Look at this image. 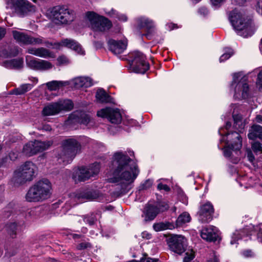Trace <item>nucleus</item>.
<instances>
[{"mask_svg": "<svg viewBox=\"0 0 262 262\" xmlns=\"http://www.w3.org/2000/svg\"><path fill=\"white\" fill-rule=\"evenodd\" d=\"M113 165L114 169L112 177L108 178L107 181L112 183H119L112 193L113 196L118 198L128 192L130 189V184L137 177L139 170L128 156L122 151L114 154Z\"/></svg>", "mask_w": 262, "mask_h": 262, "instance_id": "1", "label": "nucleus"}, {"mask_svg": "<svg viewBox=\"0 0 262 262\" xmlns=\"http://www.w3.org/2000/svg\"><path fill=\"white\" fill-rule=\"evenodd\" d=\"M51 184L46 179H43L36 182L30 187L26 199L29 202H37L45 200L50 196Z\"/></svg>", "mask_w": 262, "mask_h": 262, "instance_id": "2", "label": "nucleus"}, {"mask_svg": "<svg viewBox=\"0 0 262 262\" xmlns=\"http://www.w3.org/2000/svg\"><path fill=\"white\" fill-rule=\"evenodd\" d=\"M229 19L238 35L247 37L253 34L254 29L252 20L244 17L237 10L229 13Z\"/></svg>", "mask_w": 262, "mask_h": 262, "instance_id": "3", "label": "nucleus"}, {"mask_svg": "<svg viewBox=\"0 0 262 262\" xmlns=\"http://www.w3.org/2000/svg\"><path fill=\"white\" fill-rule=\"evenodd\" d=\"M62 147L60 158L66 163L72 161L81 150V143L76 139L72 138L64 140L62 143Z\"/></svg>", "mask_w": 262, "mask_h": 262, "instance_id": "4", "label": "nucleus"}, {"mask_svg": "<svg viewBox=\"0 0 262 262\" xmlns=\"http://www.w3.org/2000/svg\"><path fill=\"white\" fill-rule=\"evenodd\" d=\"M35 166L30 161H27L14 172L12 181L15 186L22 185L27 181L32 180L35 171Z\"/></svg>", "mask_w": 262, "mask_h": 262, "instance_id": "5", "label": "nucleus"}, {"mask_svg": "<svg viewBox=\"0 0 262 262\" xmlns=\"http://www.w3.org/2000/svg\"><path fill=\"white\" fill-rule=\"evenodd\" d=\"M169 207L166 202H159L155 204L148 202L144 206L142 216L144 217L145 222L152 221L159 213L167 210Z\"/></svg>", "mask_w": 262, "mask_h": 262, "instance_id": "6", "label": "nucleus"}, {"mask_svg": "<svg viewBox=\"0 0 262 262\" xmlns=\"http://www.w3.org/2000/svg\"><path fill=\"white\" fill-rule=\"evenodd\" d=\"M51 13L53 18L62 24H68L72 22L75 18L74 11L70 10L64 6L54 7Z\"/></svg>", "mask_w": 262, "mask_h": 262, "instance_id": "7", "label": "nucleus"}, {"mask_svg": "<svg viewBox=\"0 0 262 262\" xmlns=\"http://www.w3.org/2000/svg\"><path fill=\"white\" fill-rule=\"evenodd\" d=\"M86 17L95 31L104 32L112 26V22L106 17L98 15L93 12H88Z\"/></svg>", "mask_w": 262, "mask_h": 262, "instance_id": "8", "label": "nucleus"}, {"mask_svg": "<svg viewBox=\"0 0 262 262\" xmlns=\"http://www.w3.org/2000/svg\"><path fill=\"white\" fill-rule=\"evenodd\" d=\"M241 73H236L233 74V80L231 86H233L236 83L234 87L235 94L242 93V96L246 99L249 96V85L247 83V78L245 76L242 77Z\"/></svg>", "mask_w": 262, "mask_h": 262, "instance_id": "9", "label": "nucleus"}, {"mask_svg": "<svg viewBox=\"0 0 262 262\" xmlns=\"http://www.w3.org/2000/svg\"><path fill=\"white\" fill-rule=\"evenodd\" d=\"M167 243L170 250L179 254L185 251L186 239L181 235H172L167 239Z\"/></svg>", "mask_w": 262, "mask_h": 262, "instance_id": "10", "label": "nucleus"}, {"mask_svg": "<svg viewBox=\"0 0 262 262\" xmlns=\"http://www.w3.org/2000/svg\"><path fill=\"white\" fill-rule=\"evenodd\" d=\"M228 142H230L228 145L229 149H226L224 150V156L226 157H230L233 150H239L242 147V140L241 136L238 133L232 132L227 134Z\"/></svg>", "mask_w": 262, "mask_h": 262, "instance_id": "11", "label": "nucleus"}, {"mask_svg": "<svg viewBox=\"0 0 262 262\" xmlns=\"http://www.w3.org/2000/svg\"><path fill=\"white\" fill-rule=\"evenodd\" d=\"M11 2L15 12L19 16H24L29 13L35 11V6L27 0H14Z\"/></svg>", "mask_w": 262, "mask_h": 262, "instance_id": "12", "label": "nucleus"}, {"mask_svg": "<svg viewBox=\"0 0 262 262\" xmlns=\"http://www.w3.org/2000/svg\"><path fill=\"white\" fill-rule=\"evenodd\" d=\"M26 61L27 66L29 68L36 71H46L53 67L50 62L38 59L32 56H27Z\"/></svg>", "mask_w": 262, "mask_h": 262, "instance_id": "13", "label": "nucleus"}, {"mask_svg": "<svg viewBox=\"0 0 262 262\" xmlns=\"http://www.w3.org/2000/svg\"><path fill=\"white\" fill-rule=\"evenodd\" d=\"M98 117L106 118L109 121L114 124H118L121 122L122 119L121 115L117 108L106 107L97 112Z\"/></svg>", "mask_w": 262, "mask_h": 262, "instance_id": "14", "label": "nucleus"}, {"mask_svg": "<svg viewBox=\"0 0 262 262\" xmlns=\"http://www.w3.org/2000/svg\"><path fill=\"white\" fill-rule=\"evenodd\" d=\"M248 137L250 140H255L259 138L262 141V126L259 125H253L249 130ZM252 148L254 152H262V143L258 141L252 144Z\"/></svg>", "mask_w": 262, "mask_h": 262, "instance_id": "15", "label": "nucleus"}, {"mask_svg": "<svg viewBox=\"0 0 262 262\" xmlns=\"http://www.w3.org/2000/svg\"><path fill=\"white\" fill-rule=\"evenodd\" d=\"M99 170L100 164L97 162L93 163L89 168L82 167L79 169L78 180L79 181L84 182L97 174Z\"/></svg>", "mask_w": 262, "mask_h": 262, "instance_id": "16", "label": "nucleus"}, {"mask_svg": "<svg viewBox=\"0 0 262 262\" xmlns=\"http://www.w3.org/2000/svg\"><path fill=\"white\" fill-rule=\"evenodd\" d=\"M214 213L213 206L210 202L201 205L198 212V220L202 223H208L212 219Z\"/></svg>", "mask_w": 262, "mask_h": 262, "instance_id": "17", "label": "nucleus"}, {"mask_svg": "<svg viewBox=\"0 0 262 262\" xmlns=\"http://www.w3.org/2000/svg\"><path fill=\"white\" fill-rule=\"evenodd\" d=\"M109 50L115 55L121 54L126 49L127 42L122 40H116L113 39L108 40Z\"/></svg>", "mask_w": 262, "mask_h": 262, "instance_id": "18", "label": "nucleus"}, {"mask_svg": "<svg viewBox=\"0 0 262 262\" xmlns=\"http://www.w3.org/2000/svg\"><path fill=\"white\" fill-rule=\"evenodd\" d=\"M201 236L203 239L209 242H215L219 238L217 229L212 227L203 228L201 231Z\"/></svg>", "mask_w": 262, "mask_h": 262, "instance_id": "19", "label": "nucleus"}, {"mask_svg": "<svg viewBox=\"0 0 262 262\" xmlns=\"http://www.w3.org/2000/svg\"><path fill=\"white\" fill-rule=\"evenodd\" d=\"M28 53L45 58L55 57L53 52L43 47L38 48H30L28 49Z\"/></svg>", "mask_w": 262, "mask_h": 262, "instance_id": "20", "label": "nucleus"}, {"mask_svg": "<svg viewBox=\"0 0 262 262\" xmlns=\"http://www.w3.org/2000/svg\"><path fill=\"white\" fill-rule=\"evenodd\" d=\"M1 65L7 69L19 70L23 68L24 60L22 58H18L5 60Z\"/></svg>", "mask_w": 262, "mask_h": 262, "instance_id": "21", "label": "nucleus"}, {"mask_svg": "<svg viewBox=\"0 0 262 262\" xmlns=\"http://www.w3.org/2000/svg\"><path fill=\"white\" fill-rule=\"evenodd\" d=\"M58 46H63L70 48L79 54H83L84 51L81 45L77 41L73 39H64L61 42L58 43Z\"/></svg>", "mask_w": 262, "mask_h": 262, "instance_id": "22", "label": "nucleus"}, {"mask_svg": "<svg viewBox=\"0 0 262 262\" xmlns=\"http://www.w3.org/2000/svg\"><path fill=\"white\" fill-rule=\"evenodd\" d=\"M60 112L58 102L51 103L45 106L42 111V114L45 116L56 115Z\"/></svg>", "mask_w": 262, "mask_h": 262, "instance_id": "23", "label": "nucleus"}, {"mask_svg": "<svg viewBox=\"0 0 262 262\" xmlns=\"http://www.w3.org/2000/svg\"><path fill=\"white\" fill-rule=\"evenodd\" d=\"M69 121L71 122L77 121L80 124L87 126L91 122V118L89 115L84 113L80 114V116L72 114L69 117Z\"/></svg>", "mask_w": 262, "mask_h": 262, "instance_id": "24", "label": "nucleus"}, {"mask_svg": "<svg viewBox=\"0 0 262 262\" xmlns=\"http://www.w3.org/2000/svg\"><path fill=\"white\" fill-rule=\"evenodd\" d=\"M74 86L76 89L89 88L93 85L92 79L90 77H80L73 80Z\"/></svg>", "mask_w": 262, "mask_h": 262, "instance_id": "25", "label": "nucleus"}, {"mask_svg": "<svg viewBox=\"0 0 262 262\" xmlns=\"http://www.w3.org/2000/svg\"><path fill=\"white\" fill-rule=\"evenodd\" d=\"M77 197L79 200H86L88 201H93L99 197V194L96 191L86 190L78 193Z\"/></svg>", "mask_w": 262, "mask_h": 262, "instance_id": "26", "label": "nucleus"}, {"mask_svg": "<svg viewBox=\"0 0 262 262\" xmlns=\"http://www.w3.org/2000/svg\"><path fill=\"white\" fill-rule=\"evenodd\" d=\"M96 98L97 100L101 103H113V98L102 89L98 90Z\"/></svg>", "mask_w": 262, "mask_h": 262, "instance_id": "27", "label": "nucleus"}, {"mask_svg": "<svg viewBox=\"0 0 262 262\" xmlns=\"http://www.w3.org/2000/svg\"><path fill=\"white\" fill-rule=\"evenodd\" d=\"M12 35L14 39L19 43L28 45L30 35L16 30L12 31Z\"/></svg>", "mask_w": 262, "mask_h": 262, "instance_id": "28", "label": "nucleus"}, {"mask_svg": "<svg viewBox=\"0 0 262 262\" xmlns=\"http://www.w3.org/2000/svg\"><path fill=\"white\" fill-rule=\"evenodd\" d=\"M131 62L130 65L134 63H138L139 62H144L146 60L145 56L141 52L135 51L130 53L128 55Z\"/></svg>", "mask_w": 262, "mask_h": 262, "instance_id": "29", "label": "nucleus"}, {"mask_svg": "<svg viewBox=\"0 0 262 262\" xmlns=\"http://www.w3.org/2000/svg\"><path fill=\"white\" fill-rule=\"evenodd\" d=\"M134 72L138 73H145L149 68V63L144 60V62H139L138 63H134L131 66Z\"/></svg>", "mask_w": 262, "mask_h": 262, "instance_id": "30", "label": "nucleus"}, {"mask_svg": "<svg viewBox=\"0 0 262 262\" xmlns=\"http://www.w3.org/2000/svg\"><path fill=\"white\" fill-rule=\"evenodd\" d=\"M137 22L138 28L139 29L146 28L147 30H149L154 27V23L152 21L146 18H139L137 19Z\"/></svg>", "mask_w": 262, "mask_h": 262, "instance_id": "31", "label": "nucleus"}, {"mask_svg": "<svg viewBox=\"0 0 262 262\" xmlns=\"http://www.w3.org/2000/svg\"><path fill=\"white\" fill-rule=\"evenodd\" d=\"M35 155L39 152H41L47 148L51 145L49 142H42L40 141L35 140L33 142Z\"/></svg>", "mask_w": 262, "mask_h": 262, "instance_id": "32", "label": "nucleus"}, {"mask_svg": "<svg viewBox=\"0 0 262 262\" xmlns=\"http://www.w3.org/2000/svg\"><path fill=\"white\" fill-rule=\"evenodd\" d=\"M154 230L156 231H159L166 229H173L175 228V226L172 223L170 222H161L154 224L153 225Z\"/></svg>", "mask_w": 262, "mask_h": 262, "instance_id": "33", "label": "nucleus"}, {"mask_svg": "<svg viewBox=\"0 0 262 262\" xmlns=\"http://www.w3.org/2000/svg\"><path fill=\"white\" fill-rule=\"evenodd\" d=\"M191 217L188 212H184L180 214L178 217L176 225L177 227L182 226L183 224L188 223L190 221Z\"/></svg>", "mask_w": 262, "mask_h": 262, "instance_id": "34", "label": "nucleus"}, {"mask_svg": "<svg viewBox=\"0 0 262 262\" xmlns=\"http://www.w3.org/2000/svg\"><path fill=\"white\" fill-rule=\"evenodd\" d=\"M67 84V82L53 80L47 82L46 83V85L48 89L50 91H56L59 89V88L66 85Z\"/></svg>", "mask_w": 262, "mask_h": 262, "instance_id": "35", "label": "nucleus"}, {"mask_svg": "<svg viewBox=\"0 0 262 262\" xmlns=\"http://www.w3.org/2000/svg\"><path fill=\"white\" fill-rule=\"evenodd\" d=\"M33 85L31 84H24L19 88L14 90V94L17 95H23L28 92L32 88Z\"/></svg>", "mask_w": 262, "mask_h": 262, "instance_id": "36", "label": "nucleus"}, {"mask_svg": "<svg viewBox=\"0 0 262 262\" xmlns=\"http://www.w3.org/2000/svg\"><path fill=\"white\" fill-rule=\"evenodd\" d=\"M8 234L12 237L15 238L17 234V225L15 223H10L6 226Z\"/></svg>", "mask_w": 262, "mask_h": 262, "instance_id": "37", "label": "nucleus"}, {"mask_svg": "<svg viewBox=\"0 0 262 262\" xmlns=\"http://www.w3.org/2000/svg\"><path fill=\"white\" fill-rule=\"evenodd\" d=\"M23 152L27 156L35 155L33 142H29L25 144L23 149Z\"/></svg>", "mask_w": 262, "mask_h": 262, "instance_id": "38", "label": "nucleus"}, {"mask_svg": "<svg viewBox=\"0 0 262 262\" xmlns=\"http://www.w3.org/2000/svg\"><path fill=\"white\" fill-rule=\"evenodd\" d=\"M60 112L62 111H70L73 108V103L71 100H67L58 102Z\"/></svg>", "mask_w": 262, "mask_h": 262, "instance_id": "39", "label": "nucleus"}, {"mask_svg": "<svg viewBox=\"0 0 262 262\" xmlns=\"http://www.w3.org/2000/svg\"><path fill=\"white\" fill-rule=\"evenodd\" d=\"M41 44H43V37H34L31 35L29 36L28 45H37Z\"/></svg>", "mask_w": 262, "mask_h": 262, "instance_id": "40", "label": "nucleus"}, {"mask_svg": "<svg viewBox=\"0 0 262 262\" xmlns=\"http://www.w3.org/2000/svg\"><path fill=\"white\" fill-rule=\"evenodd\" d=\"M9 53V56L14 57L18 55L19 53V48L15 46H11L8 48Z\"/></svg>", "mask_w": 262, "mask_h": 262, "instance_id": "41", "label": "nucleus"}, {"mask_svg": "<svg viewBox=\"0 0 262 262\" xmlns=\"http://www.w3.org/2000/svg\"><path fill=\"white\" fill-rule=\"evenodd\" d=\"M57 61L58 62L57 64L59 66L67 64L69 63L68 58L64 55L59 56L57 59Z\"/></svg>", "mask_w": 262, "mask_h": 262, "instance_id": "42", "label": "nucleus"}, {"mask_svg": "<svg viewBox=\"0 0 262 262\" xmlns=\"http://www.w3.org/2000/svg\"><path fill=\"white\" fill-rule=\"evenodd\" d=\"M97 219L94 214H92L90 216H86L84 217V221L89 223L90 225H94Z\"/></svg>", "mask_w": 262, "mask_h": 262, "instance_id": "43", "label": "nucleus"}, {"mask_svg": "<svg viewBox=\"0 0 262 262\" xmlns=\"http://www.w3.org/2000/svg\"><path fill=\"white\" fill-rule=\"evenodd\" d=\"M242 238V235L240 233V232L238 231H236L235 232L233 233L232 236V239L230 241V244L233 245L235 244L236 241Z\"/></svg>", "mask_w": 262, "mask_h": 262, "instance_id": "44", "label": "nucleus"}, {"mask_svg": "<svg viewBox=\"0 0 262 262\" xmlns=\"http://www.w3.org/2000/svg\"><path fill=\"white\" fill-rule=\"evenodd\" d=\"M152 183L149 180H146L143 184H141L139 187V190H143L149 188L152 186Z\"/></svg>", "mask_w": 262, "mask_h": 262, "instance_id": "45", "label": "nucleus"}, {"mask_svg": "<svg viewBox=\"0 0 262 262\" xmlns=\"http://www.w3.org/2000/svg\"><path fill=\"white\" fill-rule=\"evenodd\" d=\"M233 51L231 50H229V51L225 53L221 56L220 58V61L221 62L229 59L233 55Z\"/></svg>", "mask_w": 262, "mask_h": 262, "instance_id": "46", "label": "nucleus"}, {"mask_svg": "<svg viewBox=\"0 0 262 262\" xmlns=\"http://www.w3.org/2000/svg\"><path fill=\"white\" fill-rule=\"evenodd\" d=\"M19 152L15 149L12 150L8 155L9 158L11 161H15L18 157Z\"/></svg>", "mask_w": 262, "mask_h": 262, "instance_id": "47", "label": "nucleus"}, {"mask_svg": "<svg viewBox=\"0 0 262 262\" xmlns=\"http://www.w3.org/2000/svg\"><path fill=\"white\" fill-rule=\"evenodd\" d=\"M91 247V244L88 242L81 243L77 246V249L80 250H84Z\"/></svg>", "mask_w": 262, "mask_h": 262, "instance_id": "48", "label": "nucleus"}, {"mask_svg": "<svg viewBox=\"0 0 262 262\" xmlns=\"http://www.w3.org/2000/svg\"><path fill=\"white\" fill-rule=\"evenodd\" d=\"M245 124L242 121L234 123L233 127L238 130L239 132H242V130L244 129Z\"/></svg>", "mask_w": 262, "mask_h": 262, "instance_id": "49", "label": "nucleus"}, {"mask_svg": "<svg viewBox=\"0 0 262 262\" xmlns=\"http://www.w3.org/2000/svg\"><path fill=\"white\" fill-rule=\"evenodd\" d=\"M159 259L157 258H151L147 257H143L141 259L140 262H158Z\"/></svg>", "mask_w": 262, "mask_h": 262, "instance_id": "50", "label": "nucleus"}, {"mask_svg": "<svg viewBox=\"0 0 262 262\" xmlns=\"http://www.w3.org/2000/svg\"><path fill=\"white\" fill-rule=\"evenodd\" d=\"M157 188L159 190H164L165 191H169L170 189L169 187L166 184H163L162 183H159L158 185Z\"/></svg>", "mask_w": 262, "mask_h": 262, "instance_id": "51", "label": "nucleus"}, {"mask_svg": "<svg viewBox=\"0 0 262 262\" xmlns=\"http://www.w3.org/2000/svg\"><path fill=\"white\" fill-rule=\"evenodd\" d=\"M8 157L6 156L0 159V168L6 167L7 165Z\"/></svg>", "mask_w": 262, "mask_h": 262, "instance_id": "52", "label": "nucleus"}, {"mask_svg": "<svg viewBox=\"0 0 262 262\" xmlns=\"http://www.w3.org/2000/svg\"><path fill=\"white\" fill-rule=\"evenodd\" d=\"M242 254L246 257H252L254 256V253L251 250H244L243 251Z\"/></svg>", "mask_w": 262, "mask_h": 262, "instance_id": "53", "label": "nucleus"}, {"mask_svg": "<svg viewBox=\"0 0 262 262\" xmlns=\"http://www.w3.org/2000/svg\"><path fill=\"white\" fill-rule=\"evenodd\" d=\"M232 117H233V119L234 120V123L241 121H242V119H243L242 115H239V114H237V115L234 114V112L233 113V114H232Z\"/></svg>", "mask_w": 262, "mask_h": 262, "instance_id": "54", "label": "nucleus"}, {"mask_svg": "<svg viewBox=\"0 0 262 262\" xmlns=\"http://www.w3.org/2000/svg\"><path fill=\"white\" fill-rule=\"evenodd\" d=\"M257 83L259 88H262V71L258 75Z\"/></svg>", "mask_w": 262, "mask_h": 262, "instance_id": "55", "label": "nucleus"}, {"mask_svg": "<svg viewBox=\"0 0 262 262\" xmlns=\"http://www.w3.org/2000/svg\"><path fill=\"white\" fill-rule=\"evenodd\" d=\"M247 158L250 162H253L255 160V157L252 151L249 150L247 152Z\"/></svg>", "mask_w": 262, "mask_h": 262, "instance_id": "56", "label": "nucleus"}, {"mask_svg": "<svg viewBox=\"0 0 262 262\" xmlns=\"http://www.w3.org/2000/svg\"><path fill=\"white\" fill-rule=\"evenodd\" d=\"M1 55L5 58H11L9 56V50L8 49H4L1 52Z\"/></svg>", "mask_w": 262, "mask_h": 262, "instance_id": "57", "label": "nucleus"}, {"mask_svg": "<svg viewBox=\"0 0 262 262\" xmlns=\"http://www.w3.org/2000/svg\"><path fill=\"white\" fill-rule=\"evenodd\" d=\"M199 12L203 15H206L208 14V11L207 8L205 7H201L199 10Z\"/></svg>", "mask_w": 262, "mask_h": 262, "instance_id": "58", "label": "nucleus"}, {"mask_svg": "<svg viewBox=\"0 0 262 262\" xmlns=\"http://www.w3.org/2000/svg\"><path fill=\"white\" fill-rule=\"evenodd\" d=\"M257 238L259 242L262 243V229L259 228L257 233Z\"/></svg>", "mask_w": 262, "mask_h": 262, "instance_id": "59", "label": "nucleus"}, {"mask_svg": "<svg viewBox=\"0 0 262 262\" xmlns=\"http://www.w3.org/2000/svg\"><path fill=\"white\" fill-rule=\"evenodd\" d=\"M6 33V29L0 27V40L5 36Z\"/></svg>", "mask_w": 262, "mask_h": 262, "instance_id": "60", "label": "nucleus"}, {"mask_svg": "<svg viewBox=\"0 0 262 262\" xmlns=\"http://www.w3.org/2000/svg\"><path fill=\"white\" fill-rule=\"evenodd\" d=\"M94 45L96 49L101 48L103 46V43L99 41H94Z\"/></svg>", "mask_w": 262, "mask_h": 262, "instance_id": "61", "label": "nucleus"}, {"mask_svg": "<svg viewBox=\"0 0 262 262\" xmlns=\"http://www.w3.org/2000/svg\"><path fill=\"white\" fill-rule=\"evenodd\" d=\"M247 0H233L234 3H235L236 5L239 6L243 5Z\"/></svg>", "mask_w": 262, "mask_h": 262, "instance_id": "62", "label": "nucleus"}, {"mask_svg": "<svg viewBox=\"0 0 262 262\" xmlns=\"http://www.w3.org/2000/svg\"><path fill=\"white\" fill-rule=\"evenodd\" d=\"M43 129L46 131H50L51 130L52 128L50 125L48 124H46L43 126Z\"/></svg>", "mask_w": 262, "mask_h": 262, "instance_id": "63", "label": "nucleus"}, {"mask_svg": "<svg viewBox=\"0 0 262 262\" xmlns=\"http://www.w3.org/2000/svg\"><path fill=\"white\" fill-rule=\"evenodd\" d=\"M207 262H219V260L216 256H214V257L207 261Z\"/></svg>", "mask_w": 262, "mask_h": 262, "instance_id": "64", "label": "nucleus"}]
</instances>
